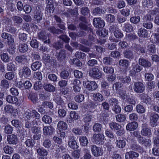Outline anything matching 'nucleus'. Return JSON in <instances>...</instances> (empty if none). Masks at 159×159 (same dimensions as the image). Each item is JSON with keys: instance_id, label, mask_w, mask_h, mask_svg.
Here are the masks:
<instances>
[{"instance_id": "obj_26", "label": "nucleus", "mask_w": 159, "mask_h": 159, "mask_svg": "<svg viewBox=\"0 0 159 159\" xmlns=\"http://www.w3.org/2000/svg\"><path fill=\"white\" fill-rule=\"evenodd\" d=\"M6 100L9 103L16 104L18 102V99L16 96L8 95L6 96Z\"/></svg>"}, {"instance_id": "obj_46", "label": "nucleus", "mask_w": 159, "mask_h": 159, "mask_svg": "<svg viewBox=\"0 0 159 159\" xmlns=\"http://www.w3.org/2000/svg\"><path fill=\"white\" fill-rule=\"evenodd\" d=\"M57 127L58 129L65 130L67 128V125L66 122L63 121H60L58 123Z\"/></svg>"}, {"instance_id": "obj_9", "label": "nucleus", "mask_w": 159, "mask_h": 159, "mask_svg": "<svg viewBox=\"0 0 159 159\" xmlns=\"http://www.w3.org/2000/svg\"><path fill=\"white\" fill-rule=\"evenodd\" d=\"M75 138L73 136H70L68 141V145L71 149L76 150L78 149L79 146L75 140Z\"/></svg>"}, {"instance_id": "obj_38", "label": "nucleus", "mask_w": 159, "mask_h": 159, "mask_svg": "<svg viewBox=\"0 0 159 159\" xmlns=\"http://www.w3.org/2000/svg\"><path fill=\"white\" fill-rule=\"evenodd\" d=\"M140 20V18L139 16H133L130 18V22L136 25L139 23Z\"/></svg>"}, {"instance_id": "obj_49", "label": "nucleus", "mask_w": 159, "mask_h": 159, "mask_svg": "<svg viewBox=\"0 0 159 159\" xmlns=\"http://www.w3.org/2000/svg\"><path fill=\"white\" fill-rule=\"evenodd\" d=\"M138 34L140 37H146L148 35V31L144 29L140 28L139 29Z\"/></svg>"}, {"instance_id": "obj_39", "label": "nucleus", "mask_w": 159, "mask_h": 159, "mask_svg": "<svg viewBox=\"0 0 159 159\" xmlns=\"http://www.w3.org/2000/svg\"><path fill=\"white\" fill-rule=\"evenodd\" d=\"M124 29L127 32H130L133 30L132 25L129 23H126L124 24Z\"/></svg>"}, {"instance_id": "obj_21", "label": "nucleus", "mask_w": 159, "mask_h": 159, "mask_svg": "<svg viewBox=\"0 0 159 159\" xmlns=\"http://www.w3.org/2000/svg\"><path fill=\"white\" fill-rule=\"evenodd\" d=\"M43 134L44 135H52L54 131V129L52 126H44L43 129Z\"/></svg>"}, {"instance_id": "obj_11", "label": "nucleus", "mask_w": 159, "mask_h": 159, "mask_svg": "<svg viewBox=\"0 0 159 159\" xmlns=\"http://www.w3.org/2000/svg\"><path fill=\"white\" fill-rule=\"evenodd\" d=\"M150 125L151 126L154 127L158 125L157 121L159 118V115L156 113H152L150 116Z\"/></svg>"}, {"instance_id": "obj_56", "label": "nucleus", "mask_w": 159, "mask_h": 159, "mask_svg": "<svg viewBox=\"0 0 159 159\" xmlns=\"http://www.w3.org/2000/svg\"><path fill=\"white\" fill-rule=\"evenodd\" d=\"M119 65L125 68H127L129 65V61L126 59H121L119 61Z\"/></svg>"}, {"instance_id": "obj_34", "label": "nucleus", "mask_w": 159, "mask_h": 159, "mask_svg": "<svg viewBox=\"0 0 159 159\" xmlns=\"http://www.w3.org/2000/svg\"><path fill=\"white\" fill-rule=\"evenodd\" d=\"M102 125L98 123H95L93 126V129L94 132H100L102 130Z\"/></svg>"}, {"instance_id": "obj_44", "label": "nucleus", "mask_w": 159, "mask_h": 159, "mask_svg": "<svg viewBox=\"0 0 159 159\" xmlns=\"http://www.w3.org/2000/svg\"><path fill=\"white\" fill-rule=\"evenodd\" d=\"M79 141L81 146H86L88 143V139L85 136H81L80 137Z\"/></svg>"}, {"instance_id": "obj_62", "label": "nucleus", "mask_w": 159, "mask_h": 159, "mask_svg": "<svg viewBox=\"0 0 159 159\" xmlns=\"http://www.w3.org/2000/svg\"><path fill=\"white\" fill-rule=\"evenodd\" d=\"M109 127L111 129H116V130L119 129L121 127V125L119 124L113 122L109 124Z\"/></svg>"}, {"instance_id": "obj_18", "label": "nucleus", "mask_w": 159, "mask_h": 159, "mask_svg": "<svg viewBox=\"0 0 159 159\" xmlns=\"http://www.w3.org/2000/svg\"><path fill=\"white\" fill-rule=\"evenodd\" d=\"M54 94L53 98V101L55 102L57 104L61 106L62 107H65L64 102L61 97L57 94L56 95V94Z\"/></svg>"}, {"instance_id": "obj_45", "label": "nucleus", "mask_w": 159, "mask_h": 159, "mask_svg": "<svg viewBox=\"0 0 159 159\" xmlns=\"http://www.w3.org/2000/svg\"><path fill=\"white\" fill-rule=\"evenodd\" d=\"M38 37L39 39L43 41L47 39L46 32L45 31H40L38 32Z\"/></svg>"}, {"instance_id": "obj_4", "label": "nucleus", "mask_w": 159, "mask_h": 159, "mask_svg": "<svg viewBox=\"0 0 159 159\" xmlns=\"http://www.w3.org/2000/svg\"><path fill=\"white\" fill-rule=\"evenodd\" d=\"M24 116L25 118L29 120H30L32 117L37 120L39 119L41 117L40 114L35 110H32L30 112L27 111H25L24 113Z\"/></svg>"}, {"instance_id": "obj_52", "label": "nucleus", "mask_w": 159, "mask_h": 159, "mask_svg": "<svg viewBox=\"0 0 159 159\" xmlns=\"http://www.w3.org/2000/svg\"><path fill=\"white\" fill-rule=\"evenodd\" d=\"M4 111L5 112L12 113L16 111L13 107L11 105H6L4 107Z\"/></svg>"}, {"instance_id": "obj_60", "label": "nucleus", "mask_w": 159, "mask_h": 159, "mask_svg": "<svg viewBox=\"0 0 159 159\" xmlns=\"http://www.w3.org/2000/svg\"><path fill=\"white\" fill-rule=\"evenodd\" d=\"M28 98L31 100L34 103H36L38 100L37 95L34 93L29 94Z\"/></svg>"}, {"instance_id": "obj_64", "label": "nucleus", "mask_w": 159, "mask_h": 159, "mask_svg": "<svg viewBox=\"0 0 159 159\" xmlns=\"http://www.w3.org/2000/svg\"><path fill=\"white\" fill-rule=\"evenodd\" d=\"M144 76L146 80L148 81H152L154 78V75L150 72L145 73Z\"/></svg>"}, {"instance_id": "obj_57", "label": "nucleus", "mask_w": 159, "mask_h": 159, "mask_svg": "<svg viewBox=\"0 0 159 159\" xmlns=\"http://www.w3.org/2000/svg\"><path fill=\"white\" fill-rule=\"evenodd\" d=\"M4 130L5 134H10L12 133L13 127L10 125H7L5 126Z\"/></svg>"}, {"instance_id": "obj_54", "label": "nucleus", "mask_w": 159, "mask_h": 159, "mask_svg": "<svg viewBox=\"0 0 159 159\" xmlns=\"http://www.w3.org/2000/svg\"><path fill=\"white\" fill-rule=\"evenodd\" d=\"M104 13L102 9L99 7H97L94 9L92 11V14L95 16L100 15Z\"/></svg>"}, {"instance_id": "obj_29", "label": "nucleus", "mask_w": 159, "mask_h": 159, "mask_svg": "<svg viewBox=\"0 0 159 159\" xmlns=\"http://www.w3.org/2000/svg\"><path fill=\"white\" fill-rule=\"evenodd\" d=\"M70 118L69 120H68L69 123H71L73 121V120L78 119L80 117L78 114L74 111H71L70 114Z\"/></svg>"}, {"instance_id": "obj_55", "label": "nucleus", "mask_w": 159, "mask_h": 159, "mask_svg": "<svg viewBox=\"0 0 159 159\" xmlns=\"http://www.w3.org/2000/svg\"><path fill=\"white\" fill-rule=\"evenodd\" d=\"M16 69L15 65L12 62L8 63L7 65V69L8 71L13 72L16 70Z\"/></svg>"}, {"instance_id": "obj_37", "label": "nucleus", "mask_w": 159, "mask_h": 159, "mask_svg": "<svg viewBox=\"0 0 159 159\" xmlns=\"http://www.w3.org/2000/svg\"><path fill=\"white\" fill-rule=\"evenodd\" d=\"M1 59L5 62H7L10 61V57L7 53H4L1 52L0 53Z\"/></svg>"}, {"instance_id": "obj_63", "label": "nucleus", "mask_w": 159, "mask_h": 159, "mask_svg": "<svg viewBox=\"0 0 159 159\" xmlns=\"http://www.w3.org/2000/svg\"><path fill=\"white\" fill-rule=\"evenodd\" d=\"M4 76L6 79L11 80L14 78L15 74L12 72H8L5 74Z\"/></svg>"}, {"instance_id": "obj_16", "label": "nucleus", "mask_w": 159, "mask_h": 159, "mask_svg": "<svg viewBox=\"0 0 159 159\" xmlns=\"http://www.w3.org/2000/svg\"><path fill=\"white\" fill-rule=\"evenodd\" d=\"M139 97L142 102L147 104H150L151 98L147 94L143 93L140 95Z\"/></svg>"}, {"instance_id": "obj_47", "label": "nucleus", "mask_w": 159, "mask_h": 159, "mask_svg": "<svg viewBox=\"0 0 159 159\" xmlns=\"http://www.w3.org/2000/svg\"><path fill=\"white\" fill-rule=\"evenodd\" d=\"M61 77L64 79L67 80L70 78V76L69 72L66 70H62L60 73Z\"/></svg>"}, {"instance_id": "obj_10", "label": "nucleus", "mask_w": 159, "mask_h": 159, "mask_svg": "<svg viewBox=\"0 0 159 159\" xmlns=\"http://www.w3.org/2000/svg\"><path fill=\"white\" fill-rule=\"evenodd\" d=\"M90 147L93 154L95 157H98L102 155L103 150L100 147H97L94 145H92Z\"/></svg>"}, {"instance_id": "obj_5", "label": "nucleus", "mask_w": 159, "mask_h": 159, "mask_svg": "<svg viewBox=\"0 0 159 159\" xmlns=\"http://www.w3.org/2000/svg\"><path fill=\"white\" fill-rule=\"evenodd\" d=\"M145 86L143 83L140 82L134 83L133 89L134 91L137 93H143L145 90Z\"/></svg>"}, {"instance_id": "obj_13", "label": "nucleus", "mask_w": 159, "mask_h": 159, "mask_svg": "<svg viewBox=\"0 0 159 159\" xmlns=\"http://www.w3.org/2000/svg\"><path fill=\"white\" fill-rule=\"evenodd\" d=\"M56 56L59 61H63L66 57V51L63 49L60 50L59 52H56Z\"/></svg>"}, {"instance_id": "obj_12", "label": "nucleus", "mask_w": 159, "mask_h": 159, "mask_svg": "<svg viewBox=\"0 0 159 159\" xmlns=\"http://www.w3.org/2000/svg\"><path fill=\"white\" fill-rule=\"evenodd\" d=\"M138 143L145 147H150L152 144L151 140L149 139H147L142 136L137 138Z\"/></svg>"}, {"instance_id": "obj_59", "label": "nucleus", "mask_w": 159, "mask_h": 159, "mask_svg": "<svg viewBox=\"0 0 159 159\" xmlns=\"http://www.w3.org/2000/svg\"><path fill=\"white\" fill-rule=\"evenodd\" d=\"M116 146L119 148H123L125 145V142L123 140H117L116 142Z\"/></svg>"}, {"instance_id": "obj_15", "label": "nucleus", "mask_w": 159, "mask_h": 159, "mask_svg": "<svg viewBox=\"0 0 159 159\" xmlns=\"http://www.w3.org/2000/svg\"><path fill=\"white\" fill-rule=\"evenodd\" d=\"M53 1V0H46V3L47 4L46 10L48 12L53 13L54 11L55 8Z\"/></svg>"}, {"instance_id": "obj_7", "label": "nucleus", "mask_w": 159, "mask_h": 159, "mask_svg": "<svg viewBox=\"0 0 159 159\" xmlns=\"http://www.w3.org/2000/svg\"><path fill=\"white\" fill-rule=\"evenodd\" d=\"M84 86L89 91L95 90L98 88V85L94 81H86L83 83Z\"/></svg>"}, {"instance_id": "obj_58", "label": "nucleus", "mask_w": 159, "mask_h": 159, "mask_svg": "<svg viewBox=\"0 0 159 159\" xmlns=\"http://www.w3.org/2000/svg\"><path fill=\"white\" fill-rule=\"evenodd\" d=\"M86 55L84 53L82 52H81L77 51L75 54V56L76 58V59H84L86 57Z\"/></svg>"}, {"instance_id": "obj_36", "label": "nucleus", "mask_w": 159, "mask_h": 159, "mask_svg": "<svg viewBox=\"0 0 159 159\" xmlns=\"http://www.w3.org/2000/svg\"><path fill=\"white\" fill-rule=\"evenodd\" d=\"M130 147L133 150L137 151L140 152H143V148L137 144H132Z\"/></svg>"}, {"instance_id": "obj_32", "label": "nucleus", "mask_w": 159, "mask_h": 159, "mask_svg": "<svg viewBox=\"0 0 159 159\" xmlns=\"http://www.w3.org/2000/svg\"><path fill=\"white\" fill-rule=\"evenodd\" d=\"M141 134L144 136H149L151 135L150 129L147 127H143L141 131Z\"/></svg>"}, {"instance_id": "obj_35", "label": "nucleus", "mask_w": 159, "mask_h": 159, "mask_svg": "<svg viewBox=\"0 0 159 159\" xmlns=\"http://www.w3.org/2000/svg\"><path fill=\"white\" fill-rule=\"evenodd\" d=\"M52 144L51 140L49 139H45L43 143V145L46 148H49L52 146Z\"/></svg>"}, {"instance_id": "obj_2", "label": "nucleus", "mask_w": 159, "mask_h": 159, "mask_svg": "<svg viewBox=\"0 0 159 159\" xmlns=\"http://www.w3.org/2000/svg\"><path fill=\"white\" fill-rule=\"evenodd\" d=\"M98 66L91 68L89 70V75L94 79H99L102 76V74Z\"/></svg>"}, {"instance_id": "obj_41", "label": "nucleus", "mask_w": 159, "mask_h": 159, "mask_svg": "<svg viewBox=\"0 0 159 159\" xmlns=\"http://www.w3.org/2000/svg\"><path fill=\"white\" fill-rule=\"evenodd\" d=\"M41 64L39 61L33 62L31 65V68L34 71L39 70L41 67Z\"/></svg>"}, {"instance_id": "obj_14", "label": "nucleus", "mask_w": 159, "mask_h": 159, "mask_svg": "<svg viewBox=\"0 0 159 159\" xmlns=\"http://www.w3.org/2000/svg\"><path fill=\"white\" fill-rule=\"evenodd\" d=\"M93 24L96 28H102L105 25V22L100 18H95L93 20Z\"/></svg>"}, {"instance_id": "obj_48", "label": "nucleus", "mask_w": 159, "mask_h": 159, "mask_svg": "<svg viewBox=\"0 0 159 159\" xmlns=\"http://www.w3.org/2000/svg\"><path fill=\"white\" fill-rule=\"evenodd\" d=\"M117 121L119 122H124L126 120V116L124 114H119L116 116Z\"/></svg>"}, {"instance_id": "obj_61", "label": "nucleus", "mask_w": 159, "mask_h": 159, "mask_svg": "<svg viewBox=\"0 0 159 159\" xmlns=\"http://www.w3.org/2000/svg\"><path fill=\"white\" fill-rule=\"evenodd\" d=\"M42 121L46 124H50L52 122V118L49 116L46 115H44L42 117Z\"/></svg>"}, {"instance_id": "obj_23", "label": "nucleus", "mask_w": 159, "mask_h": 159, "mask_svg": "<svg viewBox=\"0 0 159 159\" xmlns=\"http://www.w3.org/2000/svg\"><path fill=\"white\" fill-rule=\"evenodd\" d=\"M124 57L129 60L133 59L134 58V55L133 52L129 49L124 51L123 52Z\"/></svg>"}, {"instance_id": "obj_17", "label": "nucleus", "mask_w": 159, "mask_h": 159, "mask_svg": "<svg viewBox=\"0 0 159 159\" xmlns=\"http://www.w3.org/2000/svg\"><path fill=\"white\" fill-rule=\"evenodd\" d=\"M54 18L57 23V25L60 29L64 30L66 29L65 23L63 22L61 19L57 15L54 16Z\"/></svg>"}, {"instance_id": "obj_50", "label": "nucleus", "mask_w": 159, "mask_h": 159, "mask_svg": "<svg viewBox=\"0 0 159 159\" xmlns=\"http://www.w3.org/2000/svg\"><path fill=\"white\" fill-rule=\"evenodd\" d=\"M37 152L39 156H46L48 153L47 150L43 148L37 149Z\"/></svg>"}, {"instance_id": "obj_22", "label": "nucleus", "mask_w": 159, "mask_h": 159, "mask_svg": "<svg viewBox=\"0 0 159 159\" xmlns=\"http://www.w3.org/2000/svg\"><path fill=\"white\" fill-rule=\"evenodd\" d=\"M10 82L6 79H3L1 80L0 83L1 88L3 90H7L10 87Z\"/></svg>"}, {"instance_id": "obj_8", "label": "nucleus", "mask_w": 159, "mask_h": 159, "mask_svg": "<svg viewBox=\"0 0 159 159\" xmlns=\"http://www.w3.org/2000/svg\"><path fill=\"white\" fill-rule=\"evenodd\" d=\"M19 74L21 78L29 77L31 74L30 69L27 66H24L21 70H19Z\"/></svg>"}, {"instance_id": "obj_3", "label": "nucleus", "mask_w": 159, "mask_h": 159, "mask_svg": "<svg viewBox=\"0 0 159 159\" xmlns=\"http://www.w3.org/2000/svg\"><path fill=\"white\" fill-rule=\"evenodd\" d=\"M32 12L34 14V20L38 23L40 22L43 19V13L40 7L38 6H36L32 10Z\"/></svg>"}, {"instance_id": "obj_53", "label": "nucleus", "mask_w": 159, "mask_h": 159, "mask_svg": "<svg viewBox=\"0 0 159 159\" xmlns=\"http://www.w3.org/2000/svg\"><path fill=\"white\" fill-rule=\"evenodd\" d=\"M83 151L84 154L83 156L84 159H90L91 158L89 150L87 148H84Z\"/></svg>"}, {"instance_id": "obj_6", "label": "nucleus", "mask_w": 159, "mask_h": 159, "mask_svg": "<svg viewBox=\"0 0 159 159\" xmlns=\"http://www.w3.org/2000/svg\"><path fill=\"white\" fill-rule=\"evenodd\" d=\"M105 137L102 133L94 134L92 137L94 141L98 144H103L104 143Z\"/></svg>"}, {"instance_id": "obj_30", "label": "nucleus", "mask_w": 159, "mask_h": 159, "mask_svg": "<svg viewBox=\"0 0 159 159\" xmlns=\"http://www.w3.org/2000/svg\"><path fill=\"white\" fill-rule=\"evenodd\" d=\"M43 87L45 91L49 92H54L56 89L55 87L51 84H44Z\"/></svg>"}, {"instance_id": "obj_24", "label": "nucleus", "mask_w": 159, "mask_h": 159, "mask_svg": "<svg viewBox=\"0 0 159 159\" xmlns=\"http://www.w3.org/2000/svg\"><path fill=\"white\" fill-rule=\"evenodd\" d=\"M138 127V124L136 122L133 121L129 123L126 126V129L129 131L136 129Z\"/></svg>"}, {"instance_id": "obj_31", "label": "nucleus", "mask_w": 159, "mask_h": 159, "mask_svg": "<svg viewBox=\"0 0 159 159\" xmlns=\"http://www.w3.org/2000/svg\"><path fill=\"white\" fill-rule=\"evenodd\" d=\"M17 139L16 136L14 134H11L7 136V141L10 144H16Z\"/></svg>"}, {"instance_id": "obj_28", "label": "nucleus", "mask_w": 159, "mask_h": 159, "mask_svg": "<svg viewBox=\"0 0 159 159\" xmlns=\"http://www.w3.org/2000/svg\"><path fill=\"white\" fill-rule=\"evenodd\" d=\"M93 99L97 102H99L102 101L104 98L103 96L100 93H95L93 95Z\"/></svg>"}, {"instance_id": "obj_51", "label": "nucleus", "mask_w": 159, "mask_h": 159, "mask_svg": "<svg viewBox=\"0 0 159 159\" xmlns=\"http://www.w3.org/2000/svg\"><path fill=\"white\" fill-rule=\"evenodd\" d=\"M25 144L27 147L32 148L34 146L35 142L31 138L27 139L25 142Z\"/></svg>"}, {"instance_id": "obj_1", "label": "nucleus", "mask_w": 159, "mask_h": 159, "mask_svg": "<svg viewBox=\"0 0 159 159\" xmlns=\"http://www.w3.org/2000/svg\"><path fill=\"white\" fill-rule=\"evenodd\" d=\"M143 26L148 29H151L153 27L151 21L152 18H151V15L147 14L144 15L142 19Z\"/></svg>"}, {"instance_id": "obj_42", "label": "nucleus", "mask_w": 159, "mask_h": 159, "mask_svg": "<svg viewBox=\"0 0 159 159\" xmlns=\"http://www.w3.org/2000/svg\"><path fill=\"white\" fill-rule=\"evenodd\" d=\"M105 19L107 22L109 23H112L115 21V16L111 14H109L106 15Z\"/></svg>"}, {"instance_id": "obj_25", "label": "nucleus", "mask_w": 159, "mask_h": 159, "mask_svg": "<svg viewBox=\"0 0 159 159\" xmlns=\"http://www.w3.org/2000/svg\"><path fill=\"white\" fill-rule=\"evenodd\" d=\"M49 31L53 34H60L64 33L63 30L58 28H56L54 26L49 27L48 28Z\"/></svg>"}, {"instance_id": "obj_27", "label": "nucleus", "mask_w": 159, "mask_h": 159, "mask_svg": "<svg viewBox=\"0 0 159 159\" xmlns=\"http://www.w3.org/2000/svg\"><path fill=\"white\" fill-rule=\"evenodd\" d=\"M139 156V154L138 153L131 151L126 153L125 158L126 159H133L134 158L138 157Z\"/></svg>"}, {"instance_id": "obj_19", "label": "nucleus", "mask_w": 159, "mask_h": 159, "mask_svg": "<svg viewBox=\"0 0 159 159\" xmlns=\"http://www.w3.org/2000/svg\"><path fill=\"white\" fill-rule=\"evenodd\" d=\"M139 63L140 65L146 68L151 66V62L148 60L143 58H140L139 59Z\"/></svg>"}, {"instance_id": "obj_40", "label": "nucleus", "mask_w": 159, "mask_h": 159, "mask_svg": "<svg viewBox=\"0 0 159 159\" xmlns=\"http://www.w3.org/2000/svg\"><path fill=\"white\" fill-rule=\"evenodd\" d=\"M28 47L27 44L24 43L19 45V50L20 52H25L28 51Z\"/></svg>"}, {"instance_id": "obj_20", "label": "nucleus", "mask_w": 159, "mask_h": 159, "mask_svg": "<svg viewBox=\"0 0 159 159\" xmlns=\"http://www.w3.org/2000/svg\"><path fill=\"white\" fill-rule=\"evenodd\" d=\"M101 116L98 118V121L101 123H103L104 124L107 123L108 121V119L107 118L109 116V115L107 112L104 111L101 114Z\"/></svg>"}, {"instance_id": "obj_43", "label": "nucleus", "mask_w": 159, "mask_h": 159, "mask_svg": "<svg viewBox=\"0 0 159 159\" xmlns=\"http://www.w3.org/2000/svg\"><path fill=\"white\" fill-rule=\"evenodd\" d=\"M119 80L123 84H128L131 83V79L129 76H126L124 78L120 77Z\"/></svg>"}, {"instance_id": "obj_33", "label": "nucleus", "mask_w": 159, "mask_h": 159, "mask_svg": "<svg viewBox=\"0 0 159 159\" xmlns=\"http://www.w3.org/2000/svg\"><path fill=\"white\" fill-rule=\"evenodd\" d=\"M11 19L14 24L18 25H20L21 24L23 20L21 17L17 16L12 17Z\"/></svg>"}]
</instances>
